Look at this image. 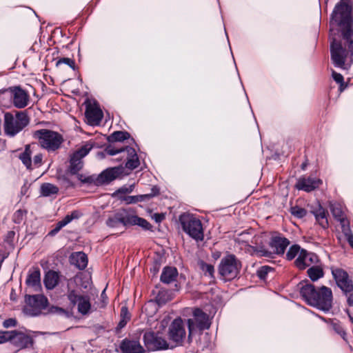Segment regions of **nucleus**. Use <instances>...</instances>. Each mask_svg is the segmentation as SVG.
<instances>
[{
    "instance_id": "2f4dec72",
    "label": "nucleus",
    "mask_w": 353,
    "mask_h": 353,
    "mask_svg": "<svg viewBox=\"0 0 353 353\" xmlns=\"http://www.w3.org/2000/svg\"><path fill=\"white\" fill-rule=\"evenodd\" d=\"M130 137V134L126 131H116L108 137L109 145H114L118 147L114 143L121 142L127 140Z\"/></svg>"
},
{
    "instance_id": "aec40b11",
    "label": "nucleus",
    "mask_w": 353,
    "mask_h": 353,
    "mask_svg": "<svg viewBox=\"0 0 353 353\" xmlns=\"http://www.w3.org/2000/svg\"><path fill=\"white\" fill-rule=\"evenodd\" d=\"M29 101L28 94L20 87H15L12 91V101L17 108L27 106Z\"/></svg>"
},
{
    "instance_id": "f257e3e1",
    "label": "nucleus",
    "mask_w": 353,
    "mask_h": 353,
    "mask_svg": "<svg viewBox=\"0 0 353 353\" xmlns=\"http://www.w3.org/2000/svg\"><path fill=\"white\" fill-rule=\"evenodd\" d=\"M331 61L337 68L348 70L353 64V14L350 0H340L330 19Z\"/></svg>"
},
{
    "instance_id": "0e129e2a",
    "label": "nucleus",
    "mask_w": 353,
    "mask_h": 353,
    "mask_svg": "<svg viewBox=\"0 0 353 353\" xmlns=\"http://www.w3.org/2000/svg\"><path fill=\"white\" fill-rule=\"evenodd\" d=\"M350 319L351 322L353 323V317L349 314Z\"/></svg>"
},
{
    "instance_id": "680f3d73",
    "label": "nucleus",
    "mask_w": 353,
    "mask_h": 353,
    "mask_svg": "<svg viewBox=\"0 0 353 353\" xmlns=\"http://www.w3.org/2000/svg\"><path fill=\"white\" fill-rule=\"evenodd\" d=\"M159 270V265L158 264L154 265L153 266V268L150 269V270L152 272H153L154 274H156L157 272H158Z\"/></svg>"
},
{
    "instance_id": "49530a36",
    "label": "nucleus",
    "mask_w": 353,
    "mask_h": 353,
    "mask_svg": "<svg viewBox=\"0 0 353 353\" xmlns=\"http://www.w3.org/2000/svg\"><path fill=\"white\" fill-rule=\"evenodd\" d=\"M272 270V268L267 266V265H264L258 269V270L256 272V275L258 276V277L260 279L264 280L266 279L267 275L269 273V272H270Z\"/></svg>"
},
{
    "instance_id": "c03bdc74",
    "label": "nucleus",
    "mask_w": 353,
    "mask_h": 353,
    "mask_svg": "<svg viewBox=\"0 0 353 353\" xmlns=\"http://www.w3.org/2000/svg\"><path fill=\"white\" fill-rule=\"evenodd\" d=\"M134 190V185H123L121 188H119L114 193V195L117 196L118 197L120 195H126V194L131 193Z\"/></svg>"
},
{
    "instance_id": "412c9836",
    "label": "nucleus",
    "mask_w": 353,
    "mask_h": 353,
    "mask_svg": "<svg viewBox=\"0 0 353 353\" xmlns=\"http://www.w3.org/2000/svg\"><path fill=\"white\" fill-rule=\"evenodd\" d=\"M290 245V241L285 237L280 236H272L270 241V246L274 254L282 255L285 253L287 247Z\"/></svg>"
},
{
    "instance_id": "473e14b6",
    "label": "nucleus",
    "mask_w": 353,
    "mask_h": 353,
    "mask_svg": "<svg viewBox=\"0 0 353 353\" xmlns=\"http://www.w3.org/2000/svg\"><path fill=\"white\" fill-rule=\"evenodd\" d=\"M245 247L246 248L247 252H250L251 254L266 257L270 256L272 254L270 251L264 248L263 246H253L245 242Z\"/></svg>"
},
{
    "instance_id": "a18cd8bd",
    "label": "nucleus",
    "mask_w": 353,
    "mask_h": 353,
    "mask_svg": "<svg viewBox=\"0 0 353 353\" xmlns=\"http://www.w3.org/2000/svg\"><path fill=\"white\" fill-rule=\"evenodd\" d=\"M63 63L68 65L72 70H75L76 65H75V61L74 59L68 58V57H63V58L59 59L57 61L56 65H57V66H59V65L63 64Z\"/></svg>"
},
{
    "instance_id": "c85d7f7f",
    "label": "nucleus",
    "mask_w": 353,
    "mask_h": 353,
    "mask_svg": "<svg viewBox=\"0 0 353 353\" xmlns=\"http://www.w3.org/2000/svg\"><path fill=\"white\" fill-rule=\"evenodd\" d=\"M138 225L145 230L152 229L151 224L145 219L139 217L130 211L129 226Z\"/></svg>"
},
{
    "instance_id": "bb28decb",
    "label": "nucleus",
    "mask_w": 353,
    "mask_h": 353,
    "mask_svg": "<svg viewBox=\"0 0 353 353\" xmlns=\"http://www.w3.org/2000/svg\"><path fill=\"white\" fill-rule=\"evenodd\" d=\"M178 276V271L174 267H165L162 271L160 280L162 283L170 284L174 282Z\"/></svg>"
},
{
    "instance_id": "cd10ccee",
    "label": "nucleus",
    "mask_w": 353,
    "mask_h": 353,
    "mask_svg": "<svg viewBox=\"0 0 353 353\" xmlns=\"http://www.w3.org/2000/svg\"><path fill=\"white\" fill-rule=\"evenodd\" d=\"M307 274L310 279L313 281H317L324 276L323 265L321 261L319 263L309 268L307 270Z\"/></svg>"
},
{
    "instance_id": "e433bc0d",
    "label": "nucleus",
    "mask_w": 353,
    "mask_h": 353,
    "mask_svg": "<svg viewBox=\"0 0 353 353\" xmlns=\"http://www.w3.org/2000/svg\"><path fill=\"white\" fill-rule=\"evenodd\" d=\"M93 147L94 143L90 141L83 144L80 148L77 149L72 154L77 157L83 159L90 152Z\"/></svg>"
},
{
    "instance_id": "39448f33",
    "label": "nucleus",
    "mask_w": 353,
    "mask_h": 353,
    "mask_svg": "<svg viewBox=\"0 0 353 353\" xmlns=\"http://www.w3.org/2000/svg\"><path fill=\"white\" fill-rule=\"evenodd\" d=\"M33 137L38 140L40 146L48 152L57 150L63 141V136L61 134L48 129L34 131Z\"/></svg>"
},
{
    "instance_id": "6e6552de",
    "label": "nucleus",
    "mask_w": 353,
    "mask_h": 353,
    "mask_svg": "<svg viewBox=\"0 0 353 353\" xmlns=\"http://www.w3.org/2000/svg\"><path fill=\"white\" fill-rule=\"evenodd\" d=\"M241 263L234 254H228L223 257L219 265V273L223 280L230 281L237 276Z\"/></svg>"
},
{
    "instance_id": "ea45409f",
    "label": "nucleus",
    "mask_w": 353,
    "mask_h": 353,
    "mask_svg": "<svg viewBox=\"0 0 353 353\" xmlns=\"http://www.w3.org/2000/svg\"><path fill=\"white\" fill-rule=\"evenodd\" d=\"M290 212L292 216L298 219H302L307 214V210L298 205L291 207Z\"/></svg>"
},
{
    "instance_id": "e2e57ef3",
    "label": "nucleus",
    "mask_w": 353,
    "mask_h": 353,
    "mask_svg": "<svg viewBox=\"0 0 353 353\" xmlns=\"http://www.w3.org/2000/svg\"><path fill=\"white\" fill-rule=\"evenodd\" d=\"M105 296L106 297V295H105V289H104V290H103V292H101V297H102V298H104Z\"/></svg>"
},
{
    "instance_id": "a19ab883",
    "label": "nucleus",
    "mask_w": 353,
    "mask_h": 353,
    "mask_svg": "<svg viewBox=\"0 0 353 353\" xmlns=\"http://www.w3.org/2000/svg\"><path fill=\"white\" fill-rule=\"evenodd\" d=\"M13 332L11 331H0V344L5 343L6 342L12 343L13 339Z\"/></svg>"
},
{
    "instance_id": "72a5a7b5",
    "label": "nucleus",
    "mask_w": 353,
    "mask_h": 353,
    "mask_svg": "<svg viewBox=\"0 0 353 353\" xmlns=\"http://www.w3.org/2000/svg\"><path fill=\"white\" fill-rule=\"evenodd\" d=\"M59 192V188L50 183H44L41 185L40 194L43 196H50L57 194Z\"/></svg>"
},
{
    "instance_id": "423d86ee",
    "label": "nucleus",
    "mask_w": 353,
    "mask_h": 353,
    "mask_svg": "<svg viewBox=\"0 0 353 353\" xmlns=\"http://www.w3.org/2000/svg\"><path fill=\"white\" fill-rule=\"evenodd\" d=\"M183 230L196 241L204 239L203 229L201 221L193 214L183 213L179 217Z\"/></svg>"
},
{
    "instance_id": "9b49d317",
    "label": "nucleus",
    "mask_w": 353,
    "mask_h": 353,
    "mask_svg": "<svg viewBox=\"0 0 353 353\" xmlns=\"http://www.w3.org/2000/svg\"><path fill=\"white\" fill-rule=\"evenodd\" d=\"M121 172L122 168L121 167L108 168L102 171L99 175L90 176L82 181L86 183H93L97 186L103 185L116 179L121 174Z\"/></svg>"
},
{
    "instance_id": "a878e982",
    "label": "nucleus",
    "mask_w": 353,
    "mask_h": 353,
    "mask_svg": "<svg viewBox=\"0 0 353 353\" xmlns=\"http://www.w3.org/2000/svg\"><path fill=\"white\" fill-rule=\"evenodd\" d=\"M312 213L314 214L316 221L323 228L325 229L328 227L327 212L321 205L317 208L312 210Z\"/></svg>"
},
{
    "instance_id": "20e7f679",
    "label": "nucleus",
    "mask_w": 353,
    "mask_h": 353,
    "mask_svg": "<svg viewBox=\"0 0 353 353\" xmlns=\"http://www.w3.org/2000/svg\"><path fill=\"white\" fill-rule=\"evenodd\" d=\"M66 296L72 307L77 306V311L82 315H87L91 312L90 297L87 294H81L80 288L68 283Z\"/></svg>"
},
{
    "instance_id": "4d7b16f0",
    "label": "nucleus",
    "mask_w": 353,
    "mask_h": 353,
    "mask_svg": "<svg viewBox=\"0 0 353 353\" xmlns=\"http://www.w3.org/2000/svg\"><path fill=\"white\" fill-rule=\"evenodd\" d=\"M61 221L65 225H68L72 221V219L70 216V214H67Z\"/></svg>"
},
{
    "instance_id": "69168bd1",
    "label": "nucleus",
    "mask_w": 353,
    "mask_h": 353,
    "mask_svg": "<svg viewBox=\"0 0 353 353\" xmlns=\"http://www.w3.org/2000/svg\"><path fill=\"white\" fill-rule=\"evenodd\" d=\"M159 296H160V294H158V296H157V299H159V301H160V298H159Z\"/></svg>"
},
{
    "instance_id": "603ef678",
    "label": "nucleus",
    "mask_w": 353,
    "mask_h": 353,
    "mask_svg": "<svg viewBox=\"0 0 353 353\" xmlns=\"http://www.w3.org/2000/svg\"><path fill=\"white\" fill-rule=\"evenodd\" d=\"M121 319H126L130 320V314L128 312L127 307H122L121 310Z\"/></svg>"
},
{
    "instance_id": "393cba45",
    "label": "nucleus",
    "mask_w": 353,
    "mask_h": 353,
    "mask_svg": "<svg viewBox=\"0 0 353 353\" xmlns=\"http://www.w3.org/2000/svg\"><path fill=\"white\" fill-rule=\"evenodd\" d=\"M152 193L151 194H145L141 195H135V196H127V195H120L119 196V199L122 201H124L126 204H132L137 203L138 202L144 201L146 200H149L152 198L154 196L157 195L159 194V189L157 187H153L152 188Z\"/></svg>"
},
{
    "instance_id": "3c124183",
    "label": "nucleus",
    "mask_w": 353,
    "mask_h": 353,
    "mask_svg": "<svg viewBox=\"0 0 353 353\" xmlns=\"http://www.w3.org/2000/svg\"><path fill=\"white\" fill-rule=\"evenodd\" d=\"M43 159V155L41 154H36L33 158V163L34 165L37 168H39L41 166Z\"/></svg>"
},
{
    "instance_id": "f03ea898",
    "label": "nucleus",
    "mask_w": 353,
    "mask_h": 353,
    "mask_svg": "<svg viewBox=\"0 0 353 353\" xmlns=\"http://www.w3.org/2000/svg\"><path fill=\"white\" fill-rule=\"evenodd\" d=\"M303 299L310 305L327 313L332 308L333 294L331 288L322 285L316 288L308 281H303L298 285Z\"/></svg>"
},
{
    "instance_id": "37998d69",
    "label": "nucleus",
    "mask_w": 353,
    "mask_h": 353,
    "mask_svg": "<svg viewBox=\"0 0 353 353\" xmlns=\"http://www.w3.org/2000/svg\"><path fill=\"white\" fill-rule=\"evenodd\" d=\"M332 77L333 79L340 85V91H343L347 87V85H344V79L342 74L332 70Z\"/></svg>"
},
{
    "instance_id": "0eeeda50",
    "label": "nucleus",
    "mask_w": 353,
    "mask_h": 353,
    "mask_svg": "<svg viewBox=\"0 0 353 353\" xmlns=\"http://www.w3.org/2000/svg\"><path fill=\"white\" fill-rule=\"evenodd\" d=\"M188 327V340L189 343L192 341V335L196 331L202 332L208 330L211 325V321L208 314L200 308H195L193 311V317L187 321Z\"/></svg>"
},
{
    "instance_id": "052dcab7",
    "label": "nucleus",
    "mask_w": 353,
    "mask_h": 353,
    "mask_svg": "<svg viewBox=\"0 0 353 353\" xmlns=\"http://www.w3.org/2000/svg\"><path fill=\"white\" fill-rule=\"evenodd\" d=\"M65 225L64 224H63V223L59 221L55 225V228H57L58 230H61L63 227H65Z\"/></svg>"
},
{
    "instance_id": "6ab92c4d",
    "label": "nucleus",
    "mask_w": 353,
    "mask_h": 353,
    "mask_svg": "<svg viewBox=\"0 0 353 353\" xmlns=\"http://www.w3.org/2000/svg\"><path fill=\"white\" fill-rule=\"evenodd\" d=\"M321 183L322 181L319 179L313 178L311 176L301 177L299 179L296 187L299 190L310 192L319 188Z\"/></svg>"
},
{
    "instance_id": "8fccbe9b",
    "label": "nucleus",
    "mask_w": 353,
    "mask_h": 353,
    "mask_svg": "<svg viewBox=\"0 0 353 353\" xmlns=\"http://www.w3.org/2000/svg\"><path fill=\"white\" fill-rule=\"evenodd\" d=\"M17 320L15 319H13V318H10V319H6L3 322V326L5 328H9V327H15V326H17Z\"/></svg>"
},
{
    "instance_id": "f3484780",
    "label": "nucleus",
    "mask_w": 353,
    "mask_h": 353,
    "mask_svg": "<svg viewBox=\"0 0 353 353\" xmlns=\"http://www.w3.org/2000/svg\"><path fill=\"white\" fill-rule=\"evenodd\" d=\"M33 339L21 332L14 330L13 339L11 344L19 350L32 347L33 345Z\"/></svg>"
},
{
    "instance_id": "9d476101",
    "label": "nucleus",
    "mask_w": 353,
    "mask_h": 353,
    "mask_svg": "<svg viewBox=\"0 0 353 353\" xmlns=\"http://www.w3.org/2000/svg\"><path fill=\"white\" fill-rule=\"evenodd\" d=\"M26 305L23 311L29 316H37L48 306V299L42 294L26 295L25 296Z\"/></svg>"
},
{
    "instance_id": "6e6d98bb",
    "label": "nucleus",
    "mask_w": 353,
    "mask_h": 353,
    "mask_svg": "<svg viewBox=\"0 0 353 353\" xmlns=\"http://www.w3.org/2000/svg\"><path fill=\"white\" fill-rule=\"evenodd\" d=\"M154 218L157 223H160L164 219V216L162 214L156 213L154 214Z\"/></svg>"
},
{
    "instance_id": "b1692460",
    "label": "nucleus",
    "mask_w": 353,
    "mask_h": 353,
    "mask_svg": "<svg viewBox=\"0 0 353 353\" xmlns=\"http://www.w3.org/2000/svg\"><path fill=\"white\" fill-rule=\"evenodd\" d=\"M26 284L34 291L37 292L41 289V272L38 268L29 270Z\"/></svg>"
},
{
    "instance_id": "dca6fc26",
    "label": "nucleus",
    "mask_w": 353,
    "mask_h": 353,
    "mask_svg": "<svg viewBox=\"0 0 353 353\" xmlns=\"http://www.w3.org/2000/svg\"><path fill=\"white\" fill-rule=\"evenodd\" d=\"M321 261L319 257L314 252L302 250L294 261L295 266L300 270L310 268Z\"/></svg>"
},
{
    "instance_id": "79ce46f5",
    "label": "nucleus",
    "mask_w": 353,
    "mask_h": 353,
    "mask_svg": "<svg viewBox=\"0 0 353 353\" xmlns=\"http://www.w3.org/2000/svg\"><path fill=\"white\" fill-rule=\"evenodd\" d=\"M343 234H344L347 241L350 245L353 248V234L350 228V225H343V228L341 229Z\"/></svg>"
},
{
    "instance_id": "09e8293b",
    "label": "nucleus",
    "mask_w": 353,
    "mask_h": 353,
    "mask_svg": "<svg viewBox=\"0 0 353 353\" xmlns=\"http://www.w3.org/2000/svg\"><path fill=\"white\" fill-rule=\"evenodd\" d=\"M332 328L335 331L336 333H337L339 335H340L342 338H345L346 336V333L345 330L343 329V327L338 323H333L332 324Z\"/></svg>"
},
{
    "instance_id": "4c0bfd02",
    "label": "nucleus",
    "mask_w": 353,
    "mask_h": 353,
    "mask_svg": "<svg viewBox=\"0 0 353 353\" xmlns=\"http://www.w3.org/2000/svg\"><path fill=\"white\" fill-rule=\"evenodd\" d=\"M303 249L301 248L300 245L297 244L292 245V246L290 247L286 253V259L288 261H292L296 256H299V253Z\"/></svg>"
},
{
    "instance_id": "2eb2a0df",
    "label": "nucleus",
    "mask_w": 353,
    "mask_h": 353,
    "mask_svg": "<svg viewBox=\"0 0 353 353\" xmlns=\"http://www.w3.org/2000/svg\"><path fill=\"white\" fill-rule=\"evenodd\" d=\"M130 210L125 208L119 209L114 214L108 216L105 225L110 228H119L121 225L129 227Z\"/></svg>"
},
{
    "instance_id": "7c9ffc66",
    "label": "nucleus",
    "mask_w": 353,
    "mask_h": 353,
    "mask_svg": "<svg viewBox=\"0 0 353 353\" xmlns=\"http://www.w3.org/2000/svg\"><path fill=\"white\" fill-rule=\"evenodd\" d=\"M72 263L81 270H84L88 265L87 255L82 252H78L72 254Z\"/></svg>"
},
{
    "instance_id": "864d4df0",
    "label": "nucleus",
    "mask_w": 353,
    "mask_h": 353,
    "mask_svg": "<svg viewBox=\"0 0 353 353\" xmlns=\"http://www.w3.org/2000/svg\"><path fill=\"white\" fill-rule=\"evenodd\" d=\"M70 216V217L72 219V221L74 219H79L81 216V213L79 211H78V210H74V211H72L71 212Z\"/></svg>"
},
{
    "instance_id": "a211bd4d",
    "label": "nucleus",
    "mask_w": 353,
    "mask_h": 353,
    "mask_svg": "<svg viewBox=\"0 0 353 353\" xmlns=\"http://www.w3.org/2000/svg\"><path fill=\"white\" fill-rule=\"evenodd\" d=\"M85 115L92 125L99 124L103 119V112L96 103L86 105Z\"/></svg>"
},
{
    "instance_id": "c9c22d12",
    "label": "nucleus",
    "mask_w": 353,
    "mask_h": 353,
    "mask_svg": "<svg viewBox=\"0 0 353 353\" xmlns=\"http://www.w3.org/2000/svg\"><path fill=\"white\" fill-rule=\"evenodd\" d=\"M19 159L27 169H32L31 151L29 145H26L24 151L19 154Z\"/></svg>"
},
{
    "instance_id": "4be33fe9",
    "label": "nucleus",
    "mask_w": 353,
    "mask_h": 353,
    "mask_svg": "<svg viewBox=\"0 0 353 353\" xmlns=\"http://www.w3.org/2000/svg\"><path fill=\"white\" fill-rule=\"evenodd\" d=\"M330 208L334 219L340 223L341 229L343 228V225H350V221L344 214L343 207L340 203H330Z\"/></svg>"
},
{
    "instance_id": "5701e85b",
    "label": "nucleus",
    "mask_w": 353,
    "mask_h": 353,
    "mask_svg": "<svg viewBox=\"0 0 353 353\" xmlns=\"http://www.w3.org/2000/svg\"><path fill=\"white\" fill-rule=\"evenodd\" d=\"M120 350L122 353H143L144 349L140 343L136 340L123 339L120 345Z\"/></svg>"
},
{
    "instance_id": "c756f323",
    "label": "nucleus",
    "mask_w": 353,
    "mask_h": 353,
    "mask_svg": "<svg viewBox=\"0 0 353 353\" xmlns=\"http://www.w3.org/2000/svg\"><path fill=\"white\" fill-rule=\"evenodd\" d=\"M59 283V274L53 270L48 271L44 278V284L47 289L52 290Z\"/></svg>"
},
{
    "instance_id": "58836bf2",
    "label": "nucleus",
    "mask_w": 353,
    "mask_h": 353,
    "mask_svg": "<svg viewBox=\"0 0 353 353\" xmlns=\"http://www.w3.org/2000/svg\"><path fill=\"white\" fill-rule=\"evenodd\" d=\"M199 265L205 276H208L212 278L214 277V268L212 265L206 263L203 261H201Z\"/></svg>"
},
{
    "instance_id": "4468645a",
    "label": "nucleus",
    "mask_w": 353,
    "mask_h": 353,
    "mask_svg": "<svg viewBox=\"0 0 353 353\" xmlns=\"http://www.w3.org/2000/svg\"><path fill=\"white\" fill-rule=\"evenodd\" d=\"M145 346L149 351H159L168 349L169 344L167 341L154 332H146L143 335Z\"/></svg>"
},
{
    "instance_id": "f8f14e48",
    "label": "nucleus",
    "mask_w": 353,
    "mask_h": 353,
    "mask_svg": "<svg viewBox=\"0 0 353 353\" xmlns=\"http://www.w3.org/2000/svg\"><path fill=\"white\" fill-rule=\"evenodd\" d=\"M168 336L175 346H181L185 339L186 331L181 317L174 319L168 327Z\"/></svg>"
},
{
    "instance_id": "5fc2aeb1",
    "label": "nucleus",
    "mask_w": 353,
    "mask_h": 353,
    "mask_svg": "<svg viewBox=\"0 0 353 353\" xmlns=\"http://www.w3.org/2000/svg\"><path fill=\"white\" fill-rule=\"evenodd\" d=\"M128 321V320L121 319L120 321L118 323L117 329L121 330L122 328H123L126 325Z\"/></svg>"
},
{
    "instance_id": "bf43d9fd",
    "label": "nucleus",
    "mask_w": 353,
    "mask_h": 353,
    "mask_svg": "<svg viewBox=\"0 0 353 353\" xmlns=\"http://www.w3.org/2000/svg\"><path fill=\"white\" fill-rule=\"evenodd\" d=\"M347 301L349 306H353V292L349 295Z\"/></svg>"
},
{
    "instance_id": "13d9d810",
    "label": "nucleus",
    "mask_w": 353,
    "mask_h": 353,
    "mask_svg": "<svg viewBox=\"0 0 353 353\" xmlns=\"http://www.w3.org/2000/svg\"><path fill=\"white\" fill-rule=\"evenodd\" d=\"M60 230H58L57 228H54L52 230H51L49 232H48V235L50 236H55Z\"/></svg>"
},
{
    "instance_id": "f704fd0d",
    "label": "nucleus",
    "mask_w": 353,
    "mask_h": 353,
    "mask_svg": "<svg viewBox=\"0 0 353 353\" xmlns=\"http://www.w3.org/2000/svg\"><path fill=\"white\" fill-rule=\"evenodd\" d=\"M83 163L82 159L77 157L74 154H72L70 159V172L71 174H75L83 168Z\"/></svg>"
},
{
    "instance_id": "ddd939ff",
    "label": "nucleus",
    "mask_w": 353,
    "mask_h": 353,
    "mask_svg": "<svg viewBox=\"0 0 353 353\" xmlns=\"http://www.w3.org/2000/svg\"><path fill=\"white\" fill-rule=\"evenodd\" d=\"M330 269L337 287L345 294L352 292L353 282L347 272L339 268L332 267Z\"/></svg>"
},
{
    "instance_id": "1a4fd4ad",
    "label": "nucleus",
    "mask_w": 353,
    "mask_h": 353,
    "mask_svg": "<svg viewBox=\"0 0 353 353\" xmlns=\"http://www.w3.org/2000/svg\"><path fill=\"white\" fill-rule=\"evenodd\" d=\"M104 152L108 155H115L119 153L126 154L125 168L129 170H134L140 165V161L136 150L130 146L116 147L114 145H108L104 149Z\"/></svg>"
},
{
    "instance_id": "de8ad7c7",
    "label": "nucleus",
    "mask_w": 353,
    "mask_h": 353,
    "mask_svg": "<svg viewBox=\"0 0 353 353\" xmlns=\"http://www.w3.org/2000/svg\"><path fill=\"white\" fill-rule=\"evenodd\" d=\"M26 214V210H18L14 214V221L16 223H20L23 219V216Z\"/></svg>"
},
{
    "instance_id": "7ed1b4c3",
    "label": "nucleus",
    "mask_w": 353,
    "mask_h": 353,
    "mask_svg": "<svg viewBox=\"0 0 353 353\" xmlns=\"http://www.w3.org/2000/svg\"><path fill=\"white\" fill-rule=\"evenodd\" d=\"M28 116L25 112H19L14 115L6 112L4 114L3 130L6 136L14 137L29 124Z\"/></svg>"
}]
</instances>
